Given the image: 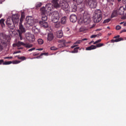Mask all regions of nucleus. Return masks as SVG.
<instances>
[{
    "label": "nucleus",
    "instance_id": "nucleus-1",
    "mask_svg": "<svg viewBox=\"0 0 126 126\" xmlns=\"http://www.w3.org/2000/svg\"><path fill=\"white\" fill-rule=\"evenodd\" d=\"M19 17H20V16L16 14L12 16V19L9 17L7 18L5 22L6 25L10 30H13L14 29L15 25H18V23H19Z\"/></svg>",
    "mask_w": 126,
    "mask_h": 126
},
{
    "label": "nucleus",
    "instance_id": "nucleus-2",
    "mask_svg": "<svg viewBox=\"0 0 126 126\" xmlns=\"http://www.w3.org/2000/svg\"><path fill=\"white\" fill-rule=\"evenodd\" d=\"M52 2L53 3V6L54 7H55V8H58L61 6L64 11H69L68 3L60 1V3L59 4L58 0H53Z\"/></svg>",
    "mask_w": 126,
    "mask_h": 126
},
{
    "label": "nucleus",
    "instance_id": "nucleus-3",
    "mask_svg": "<svg viewBox=\"0 0 126 126\" xmlns=\"http://www.w3.org/2000/svg\"><path fill=\"white\" fill-rule=\"evenodd\" d=\"M79 24H89L91 22V18H90V15L88 14L87 11H85L83 13V16L80 17L79 19Z\"/></svg>",
    "mask_w": 126,
    "mask_h": 126
},
{
    "label": "nucleus",
    "instance_id": "nucleus-4",
    "mask_svg": "<svg viewBox=\"0 0 126 126\" xmlns=\"http://www.w3.org/2000/svg\"><path fill=\"white\" fill-rule=\"evenodd\" d=\"M93 20L94 23H98L102 20V12L101 10L98 9L95 11L93 16Z\"/></svg>",
    "mask_w": 126,
    "mask_h": 126
},
{
    "label": "nucleus",
    "instance_id": "nucleus-5",
    "mask_svg": "<svg viewBox=\"0 0 126 126\" xmlns=\"http://www.w3.org/2000/svg\"><path fill=\"white\" fill-rule=\"evenodd\" d=\"M0 40L3 46H7L9 43V36L4 33H1L0 34Z\"/></svg>",
    "mask_w": 126,
    "mask_h": 126
},
{
    "label": "nucleus",
    "instance_id": "nucleus-6",
    "mask_svg": "<svg viewBox=\"0 0 126 126\" xmlns=\"http://www.w3.org/2000/svg\"><path fill=\"white\" fill-rule=\"evenodd\" d=\"M54 8V6L51 3H49L46 5L45 7H43L40 8V11L42 13V14H46L47 12H49L52 10Z\"/></svg>",
    "mask_w": 126,
    "mask_h": 126
},
{
    "label": "nucleus",
    "instance_id": "nucleus-7",
    "mask_svg": "<svg viewBox=\"0 0 126 126\" xmlns=\"http://www.w3.org/2000/svg\"><path fill=\"white\" fill-rule=\"evenodd\" d=\"M26 22L30 25V26H34L36 23L39 22V21H38V20L33 19L31 16H28L26 18Z\"/></svg>",
    "mask_w": 126,
    "mask_h": 126
},
{
    "label": "nucleus",
    "instance_id": "nucleus-8",
    "mask_svg": "<svg viewBox=\"0 0 126 126\" xmlns=\"http://www.w3.org/2000/svg\"><path fill=\"white\" fill-rule=\"evenodd\" d=\"M25 36L26 37V39H27L30 43H33L35 42V36H34V34L31 32H27L25 33Z\"/></svg>",
    "mask_w": 126,
    "mask_h": 126
},
{
    "label": "nucleus",
    "instance_id": "nucleus-9",
    "mask_svg": "<svg viewBox=\"0 0 126 126\" xmlns=\"http://www.w3.org/2000/svg\"><path fill=\"white\" fill-rule=\"evenodd\" d=\"M52 18L53 22H58L60 19V14L59 13V12L55 11L52 12Z\"/></svg>",
    "mask_w": 126,
    "mask_h": 126
},
{
    "label": "nucleus",
    "instance_id": "nucleus-10",
    "mask_svg": "<svg viewBox=\"0 0 126 126\" xmlns=\"http://www.w3.org/2000/svg\"><path fill=\"white\" fill-rule=\"evenodd\" d=\"M87 2L91 8H96L97 6L96 0H87Z\"/></svg>",
    "mask_w": 126,
    "mask_h": 126
},
{
    "label": "nucleus",
    "instance_id": "nucleus-11",
    "mask_svg": "<svg viewBox=\"0 0 126 126\" xmlns=\"http://www.w3.org/2000/svg\"><path fill=\"white\" fill-rule=\"evenodd\" d=\"M17 32L19 33L20 40H23V38L22 37V35H21L22 33L25 32V29H24V28H23V26L21 25H19V29L18 30Z\"/></svg>",
    "mask_w": 126,
    "mask_h": 126
},
{
    "label": "nucleus",
    "instance_id": "nucleus-12",
    "mask_svg": "<svg viewBox=\"0 0 126 126\" xmlns=\"http://www.w3.org/2000/svg\"><path fill=\"white\" fill-rule=\"evenodd\" d=\"M76 20H77V17L75 14H71L70 16V21L74 23V22H76Z\"/></svg>",
    "mask_w": 126,
    "mask_h": 126
},
{
    "label": "nucleus",
    "instance_id": "nucleus-13",
    "mask_svg": "<svg viewBox=\"0 0 126 126\" xmlns=\"http://www.w3.org/2000/svg\"><path fill=\"white\" fill-rule=\"evenodd\" d=\"M125 10H126L125 7L124 6H121L119 9L117 10V11H118L119 14L123 15V14L125 13Z\"/></svg>",
    "mask_w": 126,
    "mask_h": 126
},
{
    "label": "nucleus",
    "instance_id": "nucleus-14",
    "mask_svg": "<svg viewBox=\"0 0 126 126\" xmlns=\"http://www.w3.org/2000/svg\"><path fill=\"white\" fill-rule=\"evenodd\" d=\"M39 24L41 27H43L44 28H47V27L49 26L48 23L45 21H40L39 22Z\"/></svg>",
    "mask_w": 126,
    "mask_h": 126
},
{
    "label": "nucleus",
    "instance_id": "nucleus-15",
    "mask_svg": "<svg viewBox=\"0 0 126 126\" xmlns=\"http://www.w3.org/2000/svg\"><path fill=\"white\" fill-rule=\"evenodd\" d=\"M48 41H53L54 40V34L53 33H49L47 35Z\"/></svg>",
    "mask_w": 126,
    "mask_h": 126
},
{
    "label": "nucleus",
    "instance_id": "nucleus-16",
    "mask_svg": "<svg viewBox=\"0 0 126 126\" xmlns=\"http://www.w3.org/2000/svg\"><path fill=\"white\" fill-rule=\"evenodd\" d=\"M32 31L33 33H35V34L39 33L40 32V30L38 29V27L37 26H34V25L33 26Z\"/></svg>",
    "mask_w": 126,
    "mask_h": 126
},
{
    "label": "nucleus",
    "instance_id": "nucleus-17",
    "mask_svg": "<svg viewBox=\"0 0 126 126\" xmlns=\"http://www.w3.org/2000/svg\"><path fill=\"white\" fill-rule=\"evenodd\" d=\"M119 12L118 10L115 9L113 11L112 15H111V18H114V17H116L119 15Z\"/></svg>",
    "mask_w": 126,
    "mask_h": 126
},
{
    "label": "nucleus",
    "instance_id": "nucleus-18",
    "mask_svg": "<svg viewBox=\"0 0 126 126\" xmlns=\"http://www.w3.org/2000/svg\"><path fill=\"white\" fill-rule=\"evenodd\" d=\"M82 40H77L74 43L73 45L71 46V49H73V48H75V47H78L79 44H81Z\"/></svg>",
    "mask_w": 126,
    "mask_h": 126
},
{
    "label": "nucleus",
    "instance_id": "nucleus-19",
    "mask_svg": "<svg viewBox=\"0 0 126 126\" xmlns=\"http://www.w3.org/2000/svg\"><path fill=\"white\" fill-rule=\"evenodd\" d=\"M21 46H24V43L23 42L19 41L17 43V47H18V50H22L23 47H20Z\"/></svg>",
    "mask_w": 126,
    "mask_h": 126
},
{
    "label": "nucleus",
    "instance_id": "nucleus-20",
    "mask_svg": "<svg viewBox=\"0 0 126 126\" xmlns=\"http://www.w3.org/2000/svg\"><path fill=\"white\" fill-rule=\"evenodd\" d=\"M79 11L80 12H82V11H84V4H82V3H79Z\"/></svg>",
    "mask_w": 126,
    "mask_h": 126
},
{
    "label": "nucleus",
    "instance_id": "nucleus-21",
    "mask_svg": "<svg viewBox=\"0 0 126 126\" xmlns=\"http://www.w3.org/2000/svg\"><path fill=\"white\" fill-rule=\"evenodd\" d=\"M95 49H97V47L95 45H91L88 47L86 48V51H91V50H95Z\"/></svg>",
    "mask_w": 126,
    "mask_h": 126
},
{
    "label": "nucleus",
    "instance_id": "nucleus-22",
    "mask_svg": "<svg viewBox=\"0 0 126 126\" xmlns=\"http://www.w3.org/2000/svg\"><path fill=\"white\" fill-rule=\"evenodd\" d=\"M57 36L58 38H62L63 36V31L60 30L57 32Z\"/></svg>",
    "mask_w": 126,
    "mask_h": 126
},
{
    "label": "nucleus",
    "instance_id": "nucleus-23",
    "mask_svg": "<svg viewBox=\"0 0 126 126\" xmlns=\"http://www.w3.org/2000/svg\"><path fill=\"white\" fill-rule=\"evenodd\" d=\"M4 21H5V20H4L3 18L0 19V25L1 27H2V28H3V27H5V24H4Z\"/></svg>",
    "mask_w": 126,
    "mask_h": 126
},
{
    "label": "nucleus",
    "instance_id": "nucleus-24",
    "mask_svg": "<svg viewBox=\"0 0 126 126\" xmlns=\"http://www.w3.org/2000/svg\"><path fill=\"white\" fill-rule=\"evenodd\" d=\"M24 17H25V15H24V12H22L20 20L19 25H22V21H23V19L24 18Z\"/></svg>",
    "mask_w": 126,
    "mask_h": 126
},
{
    "label": "nucleus",
    "instance_id": "nucleus-25",
    "mask_svg": "<svg viewBox=\"0 0 126 126\" xmlns=\"http://www.w3.org/2000/svg\"><path fill=\"white\" fill-rule=\"evenodd\" d=\"M24 47H25V48H28L29 49L30 48H32V47H33V45L32 44L27 43H24Z\"/></svg>",
    "mask_w": 126,
    "mask_h": 126
},
{
    "label": "nucleus",
    "instance_id": "nucleus-26",
    "mask_svg": "<svg viewBox=\"0 0 126 126\" xmlns=\"http://www.w3.org/2000/svg\"><path fill=\"white\" fill-rule=\"evenodd\" d=\"M100 36H102L101 33H99L97 34H93L91 36L90 38H91V39H92L93 38H96V37L99 38V37H100Z\"/></svg>",
    "mask_w": 126,
    "mask_h": 126
},
{
    "label": "nucleus",
    "instance_id": "nucleus-27",
    "mask_svg": "<svg viewBox=\"0 0 126 126\" xmlns=\"http://www.w3.org/2000/svg\"><path fill=\"white\" fill-rule=\"evenodd\" d=\"M67 20V18L66 17H63L61 19V22L62 24H65L66 23V21Z\"/></svg>",
    "mask_w": 126,
    "mask_h": 126
},
{
    "label": "nucleus",
    "instance_id": "nucleus-28",
    "mask_svg": "<svg viewBox=\"0 0 126 126\" xmlns=\"http://www.w3.org/2000/svg\"><path fill=\"white\" fill-rule=\"evenodd\" d=\"M46 14H42L41 19L43 21H47L48 17L45 15Z\"/></svg>",
    "mask_w": 126,
    "mask_h": 126
},
{
    "label": "nucleus",
    "instance_id": "nucleus-29",
    "mask_svg": "<svg viewBox=\"0 0 126 126\" xmlns=\"http://www.w3.org/2000/svg\"><path fill=\"white\" fill-rule=\"evenodd\" d=\"M121 41H123V38L121 37L119 38H117L116 39H113L111 40L112 43H115V42H120Z\"/></svg>",
    "mask_w": 126,
    "mask_h": 126
},
{
    "label": "nucleus",
    "instance_id": "nucleus-30",
    "mask_svg": "<svg viewBox=\"0 0 126 126\" xmlns=\"http://www.w3.org/2000/svg\"><path fill=\"white\" fill-rule=\"evenodd\" d=\"M71 9L73 12H75V11L77 10V6H76L75 5H74L72 6Z\"/></svg>",
    "mask_w": 126,
    "mask_h": 126
},
{
    "label": "nucleus",
    "instance_id": "nucleus-31",
    "mask_svg": "<svg viewBox=\"0 0 126 126\" xmlns=\"http://www.w3.org/2000/svg\"><path fill=\"white\" fill-rule=\"evenodd\" d=\"M37 43L39 45H43L44 44V40L41 38H39L37 40Z\"/></svg>",
    "mask_w": 126,
    "mask_h": 126
},
{
    "label": "nucleus",
    "instance_id": "nucleus-32",
    "mask_svg": "<svg viewBox=\"0 0 126 126\" xmlns=\"http://www.w3.org/2000/svg\"><path fill=\"white\" fill-rule=\"evenodd\" d=\"M55 27L56 28H60L61 27V23L58 21V22H55Z\"/></svg>",
    "mask_w": 126,
    "mask_h": 126
},
{
    "label": "nucleus",
    "instance_id": "nucleus-33",
    "mask_svg": "<svg viewBox=\"0 0 126 126\" xmlns=\"http://www.w3.org/2000/svg\"><path fill=\"white\" fill-rule=\"evenodd\" d=\"M78 49H79V47H76L74 48L73 51L70 52V53H72V54H75L76 53H78Z\"/></svg>",
    "mask_w": 126,
    "mask_h": 126
},
{
    "label": "nucleus",
    "instance_id": "nucleus-34",
    "mask_svg": "<svg viewBox=\"0 0 126 126\" xmlns=\"http://www.w3.org/2000/svg\"><path fill=\"white\" fill-rule=\"evenodd\" d=\"M73 0L75 2H76L77 4H79V3H82V1H83V0Z\"/></svg>",
    "mask_w": 126,
    "mask_h": 126
},
{
    "label": "nucleus",
    "instance_id": "nucleus-35",
    "mask_svg": "<svg viewBox=\"0 0 126 126\" xmlns=\"http://www.w3.org/2000/svg\"><path fill=\"white\" fill-rule=\"evenodd\" d=\"M21 63V61H17V60L13 61L12 62V63H13V64H17L18 63Z\"/></svg>",
    "mask_w": 126,
    "mask_h": 126
},
{
    "label": "nucleus",
    "instance_id": "nucleus-36",
    "mask_svg": "<svg viewBox=\"0 0 126 126\" xmlns=\"http://www.w3.org/2000/svg\"><path fill=\"white\" fill-rule=\"evenodd\" d=\"M12 63V62L11 61H7L3 63V65H7V64H11Z\"/></svg>",
    "mask_w": 126,
    "mask_h": 126
},
{
    "label": "nucleus",
    "instance_id": "nucleus-37",
    "mask_svg": "<svg viewBox=\"0 0 126 126\" xmlns=\"http://www.w3.org/2000/svg\"><path fill=\"white\" fill-rule=\"evenodd\" d=\"M103 46H104V44L98 43L96 45L95 47H96V48H101V47H103Z\"/></svg>",
    "mask_w": 126,
    "mask_h": 126
},
{
    "label": "nucleus",
    "instance_id": "nucleus-38",
    "mask_svg": "<svg viewBox=\"0 0 126 126\" xmlns=\"http://www.w3.org/2000/svg\"><path fill=\"white\" fill-rule=\"evenodd\" d=\"M42 5V3L40 2H38L36 3L35 6L36 7H40V6Z\"/></svg>",
    "mask_w": 126,
    "mask_h": 126
},
{
    "label": "nucleus",
    "instance_id": "nucleus-39",
    "mask_svg": "<svg viewBox=\"0 0 126 126\" xmlns=\"http://www.w3.org/2000/svg\"><path fill=\"white\" fill-rule=\"evenodd\" d=\"M18 59L19 60H21L22 61H25V60H26V58H25V57L24 56L21 57H18Z\"/></svg>",
    "mask_w": 126,
    "mask_h": 126
},
{
    "label": "nucleus",
    "instance_id": "nucleus-40",
    "mask_svg": "<svg viewBox=\"0 0 126 126\" xmlns=\"http://www.w3.org/2000/svg\"><path fill=\"white\" fill-rule=\"evenodd\" d=\"M111 21L110 19H107L104 20L103 23H108Z\"/></svg>",
    "mask_w": 126,
    "mask_h": 126
},
{
    "label": "nucleus",
    "instance_id": "nucleus-41",
    "mask_svg": "<svg viewBox=\"0 0 126 126\" xmlns=\"http://www.w3.org/2000/svg\"><path fill=\"white\" fill-rule=\"evenodd\" d=\"M101 39H99L98 40H96V41H95L94 43V45H96V44H98V43H100V42H101Z\"/></svg>",
    "mask_w": 126,
    "mask_h": 126
},
{
    "label": "nucleus",
    "instance_id": "nucleus-42",
    "mask_svg": "<svg viewBox=\"0 0 126 126\" xmlns=\"http://www.w3.org/2000/svg\"><path fill=\"white\" fill-rule=\"evenodd\" d=\"M50 49L52 50V51H56V50H57V48L56 47H51L50 48Z\"/></svg>",
    "mask_w": 126,
    "mask_h": 126
},
{
    "label": "nucleus",
    "instance_id": "nucleus-43",
    "mask_svg": "<svg viewBox=\"0 0 126 126\" xmlns=\"http://www.w3.org/2000/svg\"><path fill=\"white\" fill-rule=\"evenodd\" d=\"M59 48H63V47H64V44L61 43L59 45Z\"/></svg>",
    "mask_w": 126,
    "mask_h": 126
},
{
    "label": "nucleus",
    "instance_id": "nucleus-44",
    "mask_svg": "<svg viewBox=\"0 0 126 126\" xmlns=\"http://www.w3.org/2000/svg\"><path fill=\"white\" fill-rule=\"evenodd\" d=\"M121 27H120V26H119V25H118L116 27V30H120V29H121Z\"/></svg>",
    "mask_w": 126,
    "mask_h": 126
},
{
    "label": "nucleus",
    "instance_id": "nucleus-45",
    "mask_svg": "<svg viewBox=\"0 0 126 126\" xmlns=\"http://www.w3.org/2000/svg\"><path fill=\"white\" fill-rule=\"evenodd\" d=\"M2 50H3V47L0 43V52H1V51H2Z\"/></svg>",
    "mask_w": 126,
    "mask_h": 126
},
{
    "label": "nucleus",
    "instance_id": "nucleus-46",
    "mask_svg": "<svg viewBox=\"0 0 126 126\" xmlns=\"http://www.w3.org/2000/svg\"><path fill=\"white\" fill-rule=\"evenodd\" d=\"M48 56V53H41L40 54V56Z\"/></svg>",
    "mask_w": 126,
    "mask_h": 126
},
{
    "label": "nucleus",
    "instance_id": "nucleus-47",
    "mask_svg": "<svg viewBox=\"0 0 126 126\" xmlns=\"http://www.w3.org/2000/svg\"><path fill=\"white\" fill-rule=\"evenodd\" d=\"M65 42V40H59V43H64Z\"/></svg>",
    "mask_w": 126,
    "mask_h": 126
},
{
    "label": "nucleus",
    "instance_id": "nucleus-48",
    "mask_svg": "<svg viewBox=\"0 0 126 126\" xmlns=\"http://www.w3.org/2000/svg\"><path fill=\"white\" fill-rule=\"evenodd\" d=\"M70 0H63V2H67H67H69V1H70Z\"/></svg>",
    "mask_w": 126,
    "mask_h": 126
},
{
    "label": "nucleus",
    "instance_id": "nucleus-49",
    "mask_svg": "<svg viewBox=\"0 0 126 126\" xmlns=\"http://www.w3.org/2000/svg\"><path fill=\"white\" fill-rule=\"evenodd\" d=\"M3 60H0V64H3Z\"/></svg>",
    "mask_w": 126,
    "mask_h": 126
},
{
    "label": "nucleus",
    "instance_id": "nucleus-50",
    "mask_svg": "<svg viewBox=\"0 0 126 126\" xmlns=\"http://www.w3.org/2000/svg\"><path fill=\"white\" fill-rule=\"evenodd\" d=\"M35 50V48H32L29 50V52H32V51H34Z\"/></svg>",
    "mask_w": 126,
    "mask_h": 126
},
{
    "label": "nucleus",
    "instance_id": "nucleus-51",
    "mask_svg": "<svg viewBox=\"0 0 126 126\" xmlns=\"http://www.w3.org/2000/svg\"><path fill=\"white\" fill-rule=\"evenodd\" d=\"M12 57H4V59L5 60L6 59H12Z\"/></svg>",
    "mask_w": 126,
    "mask_h": 126
},
{
    "label": "nucleus",
    "instance_id": "nucleus-52",
    "mask_svg": "<svg viewBox=\"0 0 126 126\" xmlns=\"http://www.w3.org/2000/svg\"><path fill=\"white\" fill-rule=\"evenodd\" d=\"M117 38H118V39L120 38V35H117L114 37L115 39H117Z\"/></svg>",
    "mask_w": 126,
    "mask_h": 126
},
{
    "label": "nucleus",
    "instance_id": "nucleus-53",
    "mask_svg": "<svg viewBox=\"0 0 126 126\" xmlns=\"http://www.w3.org/2000/svg\"><path fill=\"white\" fill-rule=\"evenodd\" d=\"M123 32H126V30H123L120 31V33H123Z\"/></svg>",
    "mask_w": 126,
    "mask_h": 126
},
{
    "label": "nucleus",
    "instance_id": "nucleus-54",
    "mask_svg": "<svg viewBox=\"0 0 126 126\" xmlns=\"http://www.w3.org/2000/svg\"><path fill=\"white\" fill-rule=\"evenodd\" d=\"M36 51H43V48H38L36 49Z\"/></svg>",
    "mask_w": 126,
    "mask_h": 126
},
{
    "label": "nucleus",
    "instance_id": "nucleus-55",
    "mask_svg": "<svg viewBox=\"0 0 126 126\" xmlns=\"http://www.w3.org/2000/svg\"><path fill=\"white\" fill-rule=\"evenodd\" d=\"M87 38H84V39H82V40H79V41H87Z\"/></svg>",
    "mask_w": 126,
    "mask_h": 126
},
{
    "label": "nucleus",
    "instance_id": "nucleus-56",
    "mask_svg": "<svg viewBox=\"0 0 126 126\" xmlns=\"http://www.w3.org/2000/svg\"><path fill=\"white\" fill-rule=\"evenodd\" d=\"M13 47H17V43H14L13 44Z\"/></svg>",
    "mask_w": 126,
    "mask_h": 126
},
{
    "label": "nucleus",
    "instance_id": "nucleus-57",
    "mask_svg": "<svg viewBox=\"0 0 126 126\" xmlns=\"http://www.w3.org/2000/svg\"><path fill=\"white\" fill-rule=\"evenodd\" d=\"M123 3L124 4H126V0H123Z\"/></svg>",
    "mask_w": 126,
    "mask_h": 126
},
{
    "label": "nucleus",
    "instance_id": "nucleus-58",
    "mask_svg": "<svg viewBox=\"0 0 126 126\" xmlns=\"http://www.w3.org/2000/svg\"><path fill=\"white\" fill-rule=\"evenodd\" d=\"M19 53H20V51H16V52H14L13 54H18Z\"/></svg>",
    "mask_w": 126,
    "mask_h": 126
},
{
    "label": "nucleus",
    "instance_id": "nucleus-59",
    "mask_svg": "<svg viewBox=\"0 0 126 126\" xmlns=\"http://www.w3.org/2000/svg\"><path fill=\"white\" fill-rule=\"evenodd\" d=\"M2 16V14L0 13V18H1Z\"/></svg>",
    "mask_w": 126,
    "mask_h": 126
},
{
    "label": "nucleus",
    "instance_id": "nucleus-60",
    "mask_svg": "<svg viewBox=\"0 0 126 126\" xmlns=\"http://www.w3.org/2000/svg\"><path fill=\"white\" fill-rule=\"evenodd\" d=\"M124 26H126V22H124Z\"/></svg>",
    "mask_w": 126,
    "mask_h": 126
},
{
    "label": "nucleus",
    "instance_id": "nucleus-61",
    "mask_svg": "<svg viewBox=\"0 0 126 126\" xmlns=\"http://www.w3.org/2000/svg\"><path fill=\"white\" fill-rule=\"evenodd\" d=\"M2 1H3V0H0V4L2 3Z\"/></svg>",
    "mask_w": 126,
    "mask_h": 126
},
{
    "label": "nucleus",
    "instance_id": "nucleus-62",
    "mask_svg": "<svg viewBox=\"0 0 126 126\" xmlns=\"http://www.w3.org/2000/svg\"><path fill=\"white\" fill-rule=\"evenodd\" d=\"M107 1H114V0H107Z\"/></svg>",
    "mask_w": 126,
    "mask_h": 126
},
{
    "label": "nucleus",
    "instance_id": "nucleus-63",
    "mask_svg": "<svg viewBox=\"0 0 126 126\" xmlns=\"http://www.w3.org/2000/svg\"><path fill=\"white\" fill-rule=\"evenodd\" d=\"M124 23H125V22H121V23H120V25H122V24H124Z\"/></svg>",
    "mask_w": 126,
    "mask_h": 126
},
{
    "label": "nucleus",
    "instance_id": "nucleus-64",
    "mask_svg": "<svg viewBox=\"0 0 126 126\" xmlns=\"http://www.w3.org/2000/svg\"><path fill=\"white\" fill-rule=\"evenodd\" d=\"M36 59H40V56L36 57Z\"/></svg>",
    "mask_w": 126,
    "mask_h": 126
}]
</instances>
